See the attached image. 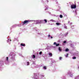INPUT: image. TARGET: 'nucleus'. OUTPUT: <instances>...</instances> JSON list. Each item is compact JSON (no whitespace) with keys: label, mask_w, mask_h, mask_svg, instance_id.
Masks as SVG:
<instances>
[{"label":"nucleus","mask_w":79,"mask_h":79,"mask_svg":"<svg viewBox=\"0 0 79 79\" xmlns=\"http://www.w3.org/2000/svg\"><path fill=\"white\" fill-rule=\"evenodd\" d=\"M43 68H44V69H47V67L46 66H44V67H43Z\"/></svg>","instance_id":"9d476101"},{"label":"nucleus","mask_w":79,"mask_h":79,"mask_svg":"<svg viewBox=\"0 0 79 79\" xmlns=\"http://www.w3.org/2000/svg\"><path fill=\"white\" fill-rule=\"evenodd\" d=\"M44 21L45 22V23H47V19H44Z\"/></svg>","instance_id":"f8f14e48"},{"label":"nucleus","mask_w":79,"mask_h":79,"mask_svg":"<svg viewBox=\"0 0 79 79\" xmlns=\"http://www.w3.org/2000/svg\"><path fill=\"white\" fill-rule=\"evenodd\" d=\"M69 51V49L68 48H66L65 49V52H68Z\"/></svg>","instance_id":"39448f33"},{"label":"nucleus","mask_w":79,"mask_h":79,"mask_svg":"<svg viewBox=\"0 0 79 79\" xmlns=\"http://www.w3.org/2000/svg\"><path fill=\"white\" fill-rule=\"evenodd\" d=\"M29 22H30V21H29V20H25V21H24V22H23V24L24 25V24H28Z\"/></svg>","instance_id":"f257e3e1"},{"label":"nucleus","mask_w":79,"mask_h":79,"mask_svg":"<svg viewBox=\"0 0 79 79\" xmlns=\"http://www.w3.org/2000/svg\"><path fill=\"white\" fill-rule=\"evenodd\" d=\"M54 45H56V43L55 42L54 43Z\"/></svg>","instance_id":"dca6fc26"},{"label":"nucleus","mask_w":79,"mask_h":79,"mask_svg":"<svg viewBox=\"0 0 79 79\" xmlns=\"http://www.w3.org/2000/svg\"><path fill=\"white\" fill-rule=\"evenodd\" d=\"M51 39L53 38V37H52V36H51Z\"/></svg>","instance_id":"b1692460"},{"label":"nucleus","mask_w":79,"mask_h":79,"mask_svg":"<svg viewBox=\"0 0 79 79\" xmlns=\"http://www.w3.org/2000/svg\"><path fill=\"white\" fill-rule=\"evenodd\" d=\"M63 43L64 44H65V43H66V41H64L63 42Z\"/></svg>","instance_id":"a211bd4d"},{"label":"nucleus","mask_w":79,"mask_h":79,"mask_svg":"<svg viewBox=\"0 0 79 79\" xmlns=\"http://www.w3.org/2000/svg\"><path fill=\"white\" fill-rule=\"evenodd\" d=\"M33 58H35V56L34 55H33Z\"/></svg>","instance_id":"4468645a"},{"label":"nucleus","mask_w":79,"mask_h":79,"mask_svg":"<svg viewBox=\"0 0 79 79\" xmlns=\"http://www.w3.org/2000/svg\"><path fill=\"white\" fill-rule=\"evenodd\" d=\"M49 55L50 56H52V53H49Z\"/></svg>","instance_id":"7ed1b4c3"},{"label":"nucleus","mask_w":79,"mask_h":79,"mask_svg":"<svg viewBox=\"0 0 79 79\" xmlns=\"http://www.w3.org/2000/svg\"><path fill=\"white\" fill-rule=\"evenodd\" d=\"M56 24L57 26H59V25H60V23H56Z\"/></svg>","instance_id":"423d86ee"},{"label":"nucleus","mask_w":79,"mask_h":79,"mask_svg":"<svg viewBox=\"0 0 79 79\" xmlns=\"http://www.w3.org/2000/svg\"><path fill=\"white\" fill-rule=\"evenodd\" d=\"M42 52H40L39 53V54L40 55H41L42 54Z\"/></svg>","instance_id":"ddd939ff"},{"label":"nucleus","mask_w":79,"mask_h":79,"mask_svg":"<svg viewBox=\"0 0 79 79\" xmlns=\"http://www.w3.org/2000/svg\"><path fill=\"white\" fill-rule=\"evenodd\" d=\"M51 21H54V20H53V19H51Z\"/></svg>","instance_id":"393cba45"},{"label":"nucleus","mask_w":79,"mask_h":79,"mask_svg":"<svg viewBox=\"0 0 79 79\" xmlns=\"http://www.w3.org/2000/svg\"><path fill=\"white\" fill-rule=\"evenodd\" d=\"M68 54H67V55L66 56V57H68Z\"/></svg>","instance_id":"6ab92c4d"},{"label":"nucleus","mask_w":79,"mask_h":79,"mask_svg":"<svg viewBox=\"0 0 79 79\" xmlns=\"http://www.w3.org/2000/svg\"><path fill=\"white\" fill-rule=\"evenodd\" d=\"M72 59L75 60V59H76V56H74V57L72 58Z\"/></svg>","instance_id":"6e6552de"},{"label":"nucleus","mask_w":79,"mask_h":79,"mask_svg":"<svg viewBox=\"0 0 79 79\" xmlns=\"http://www.w3.org/2000/svg\"><path fill=\"white\" fill-rule=\"evenodd\" d=\"M50 35H48V37H50Z\"/></svg>","instance_id":"5701e85b"},{"label":"nucleus","mask_w":79,"mask_h":79,"mask_svg":"<svg viewBox=\"0 0 79 79\" xmlns=\"http://www.w3.org/2000/svg\"><path fill=\"white\" fill-rule=\"evenodd\" d=\"M38 21V22H39L38 23H40V21H37V22Z\"/></svg>","instance_id":"aec40b11"},{"label":"nucleus","mask_w":79,"mask_h":79,"mask_svg":"<svg viewBox=\"0 0 79 79\" xmlns=\"http://www.w3.org/2000/svg\"><path fill=\"white\" fill-rule=\"evenodd\" d=\"M61 59H62V57H60V58H59V60H61Z\"/></svg>","instance_id":"2eb2a0df"},{"label":"nucleus","mask_w":79,"mask_h":79,"mask_svg":"<svg viewBox=\"0 0 79 79\" xmlns=\"http://www.w3.org/2000/svg\"><path fill=\"white\" fill-rule=\"evenodd\" d=\"M65 29H67V27H65Z\"/></svg>","instance_id":"412c9836"},{"label":"nucleus","mask_w":79,"mask_h":79,"mask_svg":"<svg viewBox=\"0 0 79 79\" xmlns=\"http://www.w3.org/2000/svg\"><path fill=\"white\" fill-rule=\"evenodd\" d=\"M59 45H60V44H56V47H58Z\"/></svg>","instance_id":"9b49d317"},{"label":"nucleus","mask_w":79,"mask_h":79,"mask_svg":"<svg viewBox=\"0 0 79 79\" xmlns=\"http://www.w3.org/2000/svg\"><path fill=\"white\" fill-rule=\"evenodd\" d=\"M71 8L72 9H73V8H76V5H71Z\"/></svg>","instance_id":"f03ea898"},{"label":"nucleus","mask_w":79,"mask_h":79,"mask_svg":"<svg viewBox=\"0 0 79 79\" xmlns=\"http://www.w3.org/2000/svg\"><path fill=\"white\" fill-rule=\"evenodd\" d=\"M59 51H61V48L60 47L59 48Z\"/></svg>","instance_id":"0eeeda50"},{"label":"nucleus","mask_w":79,"mask_h":79,"mask_svg":"<svg viewBox=\"0 0 79 79\" xmlns=\"http://www.w3.org/2000/svg\"><path fill=\"white\" fill-rule=\"evenodd\" d=\"M22 46H25V44L22 43L21 44Z\"/></svg>","instance_id":"20e7f679"},{"label":"nucleus","mask_w":79,"mask_h":79,"mask_svg":"<svg viewBox=\"0 0 79 79\" xmlns=\"http://www.w3.org/2000/svg\"><path fill=\"white\" fill-rule=\"evenodd\" d=\"M60 18H63V15H60Z\"/></svg>","instance_id":"1a4fd4ad"},{"label":"nucleus","mask_w":79,"mask_h":79,"mask_svg":"<svg viewBox=\"0 0 79 79\" xmlns=\"http://www.w3.org/2000/svg\"><path fill=\"white\" fill-rule=\"evenodd\" d=\"M6 60H7V61H8V57H6Z\"/></svg>","instance_id":"f3484780"},{"label":"nucleus","mask_w":79,"mask_h":79,"mask_svg":"<svg viewBox=\"0 0 79 79\" xmlns=\"http://www.w3.org/2000/svg\"><path fill=\"white\" fill-rule=\"evenodd\" d=\"M27 63H28L27 64V65H29V62H28Z\"/></svg>","instance_id":"4be33fe9"}]
</instances>
